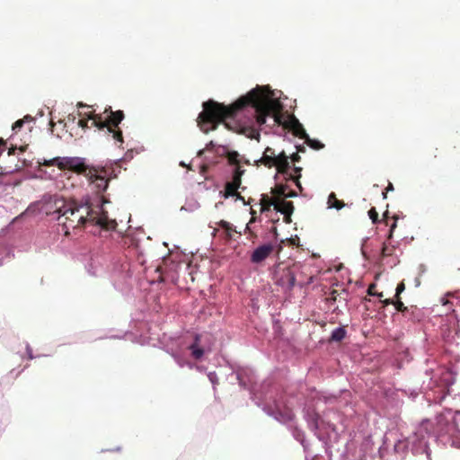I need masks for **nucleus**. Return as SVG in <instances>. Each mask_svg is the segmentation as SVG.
Returning <instances> with one entry per match:
<instances>
[{
	"label": "nucleus",
	"instance_id": "1",
	"mask_svg": "<svg viewBox=\"0 0 460 460\" xmlns=\"http://www.w3.org/2000/svg\"><path fill=\"white\" fill-rule=\"evenodd\" d=\"M270 93V91L265 87L257 86L230 105H225L211 99L204 102L202 104L203 110L197 119L198 126L205 134L216 130L219 124H224L230 130L239 132L241 127L237 124L232 126L227 119H234L240 111L251 106L253 109L255 121L258 126L265 124L267 118L271 116L274 124L283 126L284 128L290 130L294 136L301 139L307 137V133L303 125L295 115H288L287 119H284L281 113L283 109L281 102L273 99Z\"/></svg>",
	"mask_w": 460,
	"mask_h": 460
},
{
	"label": "nucleus",
	"instance_id": "2",
	"mask_svg": "<svg viewBox=\"0 0 460 460\" xmlns=\"http://www.w3.org/2000/svg\"><path fill=\"white\" fill-rule=\"evenodd\" d=\"M56 211L59 214L58 221L63 226L65 234H69L70 229L84 226L86 222L99 226L105 230H114L117 222L108 217L102 208L93 210L88 203L78 204L75 201L56 200Z\"/></svg>",
	"mask_w": 460,
	"mask_h": 460
},
{
	"label": "nucleus",
	"instance_id": "3",
	"mask_svg": "<svg viewBox=\"0 0 460 460\" xmlns=\"http://www.w3.org/2000/svg\"><path fill=\"white\" fill-rule=\"evenodd\" d=\"M103 114H106L105 118L102 117V114L90 112L86 114L87 119H79L78 126L83 129L88 128V120L91 119L93 120V126L99 129L107 128V132L111 136L115 143L121 146L124 141L122 131L119 125L124 119V112L122 111H112L111 107H108L105 108Z\"/></svg>",
	"mask_w": 460,
	"mask_h": 460
},
{
	"label": "nucleus",
	"instance_id": "4",
	"mask_svg": "<svg viewBox=\"0 0 460 460\" xmlns=\"http://www.w3.org/2000/svg\"><path fill=\"white\" fill-rule=\"evenodd\" d=\"M437 431L440 436L448 435L454 439L460 441V412L454 416L447 417L440 414L436 418Z\"/></svg>",
	"mask_w": 460,
	"mask_h": 460
},
{
	"label": "nucleus",
	"instance_id": "5",
	"mask_svg": "<svg viewBox=\"0 0 460 460\" xmlns=\"http://www.w3.org/2000/svg\"><path fill=\"white\" fill-rule=\"evenodd\" d=\"M107 176L108 172L104 168L95 167L93 170L89 171L87 180L96 193H102L108 188L109 180Z\"/></svg>",
	"mask_w": 460,
	"mask_h": 460
},
{
	"label": "nucleus",
	"instance_id": "6",
	"mask_svg": "<svg viewBox=\"0 0 460 460\" xmlns=\"http://www.w3.org/2000/svg\"><path fill=\"white\" fill-rule=\"evenodd\" d=\"M274 244L270 243L258 246L251 254V262L254 264L261 263L274 252Z\"/></svg>",
	"mask_w": 460,
	"mask_h": 460
},
{
	"label": "nucleus",
	"instance_id": "7",
	"mask_svg": "<svg viewBox=\"0 0 460 460\" xmlns=\"http://www.w3.org/2000/svg\"><path fill=\"white\" fill-rule=\"evenodd\" d=\"M276 283L288 290H291L296 284V275L290 268H285L278 274Z\"/></svg>",
	"mask_w": 460,
	"mask_h": 460
},
{
	"label": "nucleus",
	"instance_id": "8",
	"mask_svg": "<svg viewBox=\"0 0 460 460\" xmlns=\"http://www.w3.org/2000/svg\"><path fill=\"white\" fill-rule=\"evenodd\" d=\"M275 209L284 215L286 223L291 222L290 217L294 211L293 202L284 199H276Z\"/></svg>",
	"mask_w": 460,
	"mask_h": 460
},
{
	"label": "nucleus",
	"instance_id": "9",
	"mask_svg": "<svg viewBox=\"0 0 460 460\" xmlns=\"http://www.w3.org/2000/svg\"><path fill=\"white\" fill-rule=\"evenodd\" d=\"M288 158L289 157L284 151L276 156L275 167L277 168L278 172L285 175V177L288 175V170L290 168Z\"/></svg>",
	"mask_w": 460,
	"mask_h": 460
},
{
	"label": "nucleus",
	"instance_id": "10",
	"mask_svg": "<svg viewBox=\"0 0 460 460\" xmlns=\"http://www.w3.org/2000/svg\"><path fill=\"white\" fill-rule=\"evenodd\" d=\"M75 163H76L75 157H63V158L57 157L49 162H45L44 164L45 165H56L59 169H68V170L72 171L73 165Z\"/></svg>",
	"mask_w": 460,
	"mask_h": 460
},
{
	"label": "nucleus",
	"instance_id": "11",
	"mask_svg": "<svg viewBox=\"0 0 460 460\" xmlns=\"http://www.w3.org/2000/svg\"><path fill=\"white\" fill-rule=\"evenodd\" d=\"M76 163L74 164L72 171L80 174H84L86 179L88 178V172L93 170L95 167L85 164L84 159L75 157Z\"/></svg>",
	"mask_w": 460,
	"mask_h": 460
},
{
	"label": "nucleus",
	"instance_id": "12",
	"mask_svg": "<svg viewBox=\"0 0 460 460\" xmlns=\"http://www.w3.org/2000/svg\"><path fill=\"white\" fill-rule=\"evenodd\" d=\"M238 189H239V187H237L235 184H233L230 181H227L225 185L224 197L225 198L236 197V199L244 201L243 197L240 193H238V191H237Z\"/></svg>",
	"mask_w": 460,
	"mask_h": 460
},
{
	"label": "nucleus",
	"instance_id": "13",
	"mask_svg": "<svg viewBox=\"0 0 460 460\" xmlns=\"http://www.w3.org/2000/svg\"><path fill=\"white\" fill-rule=\"evenodd\" d=\"M199 335H196L195 336V341L193 344H191L190 347H189V349L191 351V356L195 358V359H199L202 358V356L204 355V350L203 349L199 348Z\"/></svg>",
	"mask_w": 460,
	"mask_h": 460
},
{
	"label": "nucleus",
	"instance_id": "14",
	"mask_svg": "<svg viewBox=\"0 0 460 460\" xmlns=\"http://www.w3.org/2000/svg\"><path fill=\"white\" fill-rule=\"evenodd\" d=\"M287 190H288V186L286 184H282V183L277 184L271 190V193L274 196V199H284Z\"/></svg>",
	"mask_w": 460,
	"mask_h": 460
},
{
	"label": "nucleus",
	"instance_id": "15",
	"mask_svg": "<svg viewBox=\"0 0 460 460\" xmlns=\"http://www.w3.org/2000/svg\"><path fill=\"white\" fill-rule=\"evenodd\" d=\"M276 199H270L267 194H262L261 199V210L264 212L270 210L271 206L275 207Z\"/></svg>",
	"mask_w": 460,
	"mask_h": 460
},
{
	"label": "nucleus",
	"instance_id": "16",
	"mask_svg": "<svg viewBox=\"0 0 460 460\" xmlns=\"http://www.w3.org/2000/svg\"><path fill=\"white\" fill-rule=\"evenodd\" d=\"M328 206L329 208L340 210L345 207V203L342 200L338 199L335 193L332 192L328 197Z\"/></svg>",
	"mask_w": 460,
	"mask_h": 460
},
{
	"label": "nucleus",
	"instance_id": "17",
	"mask_svg": "<svg viewBox=\"0 0 460 460\" xmlns=\"http://www.w3.org/2000/svg\"><path fill=\"white\" fill-rule=\"evenodd\" d=\"M244 172L245 170L242 169V166L235 167L233 172L232 181L230 182L240 188L242 183V176L243 175Z\"/></svg>",
	"mask_w": 460,
	"mask_h": 460
},
{
	"label": "nucleus",
	"instance_id": "18",
	"mask_svg": "<svg viewBox=\"0 0 460 460\" xmlns=\"http://www.w3.org/2000/svg\"><path fill=\"white\" fill-rule=\"evenodd\" d=\"M394 305L398 312H401L403 314H405L406 313H409L410 311H411L412 313L417 311L416 306H413V305L411 307L405 306L404 304L401 301V298H395Z\"/></svg>",
	"mask_w": 460,
	"mask_h": 460
},
{
	"label": "nucleus",
	"instance_id": "19",
	"mask_svg": "<svg viewBox=\"0 0 460 460\" xmlns=\"http://www.w3.org/2000/svg\"><path fill=\"white\" fill-rule=\"evenodd\" d=\"M217 224L220 227H222L226 231L227 239H232V237H233L232 234L237 233L235 228L227 221L221 220Z\"/></svg>",
	"mask_w": 460,
	"mask_h": 460
},
{
	"label": "nucleus",
	"instance_id": "20",
	"mask_svg": "<svg viewBox=\"0 0 460 460\" xmlns=\"http://www.w3.org/2000/svg\"><path fill=\"white\" fill-rule=\"evenodd\" d=\"M301 167H295L294 171L296 173V175H293L288 172V175L285 177L286 181H293L300 190L302 189L301 183L299 181V178L301 177Z\"/></svg>",
	"mask_w": 460,
	"mask_h": 460
},
{
	"label": "nucleus",
	"instance_id": "21",
	"mask_svg": "<svg viewBox=\"0 0 460 460\" xmlns=\"http://www.w3.org/2000/svg\"><path fill=\"white\" fill-rule=\"evenodd\" d=\"M258 162L261 163V164H263L264 166L268 167V168H271V167L275 166L276 156H272V155H267V154H263V155L261 156V158Z\"/></svg>",
	"mask_w": 460,
	"mask_h": 460
},
{
	"label": "nucleus",
	"instance_id": "22",
	"mask_svg": "<svg viewBox=\"0 0 460 460\" xmlns=\"http://www.w3.org/2000/svg\"><path fill=\"white\" fill-rule=\"evenodd\" d=\"M226 158L229 164L234 165L235 167L241 166L239 161V154L236 151L228 152Z\"/></svg>",
	"mask_w": 460,
	"mask_h": 460
},
{
	"label": "nucleus",
	"instance_id": "23",
	"mask_svg": "<svg viewBox=\"0 0 460 460\" xmlns=\"http://www.w3.org/2000/svg\"><path fill=\"white\" fill-rule=\"evenodd\" d=\"M346 336V331L343 328H337L332 332L331 340L334 341H341Z\"/></svg>",
	"mask_w": 460,
	"mask_h": 460
},
{
	"label": "nucleus",
	"instance_id": "24",
	"mask_svg": "<svg viewBox=\"0 0 460 460\" xmlns=\"http://www.w3.org/2000/svg\"><path fill=\"white\" fill-rule=\"evenodd\" d=\"M304 139L305 143L314 150H321L324 147V145L322 142L316 139H311L308 135L307 137H305Z\"/></svg>",
	"mask_w": 460,
	"mask_h": 460
},
{
	"label": "nucleus",
	"instance_id": "25",
	"mask_svg": "<svg viewBox=\"0 0 460 460\" xmlns=\"http://www.w3.org/2000/svg\"><path fill=\"white\" fill-rule=\"evenodd\" d=\"M393 218V223L390 225V229H389V233H388V236H387V239H392L393 236H394V230L395 228L397 227V221H398V216L394 215L392 217Z\"/></svg>",
	"mask_w": 460,
	"mask_h": 460
},
{
	"label": "nucleus",
	"instance_id": "26",
	"mask_svg": "<svg viewBox=\"0 0 460 460\" xmlns=\"http://www.w3.org/2000/svg\"><path fill=\"white\" fill-rule=\"evenodd\" d=\"M394 246H389L385 243L383 245V248H382V252H381L382 256L383 257L391 256L394 252Z\"/></svg>",
	"mask_w": 460,
	"mask_h": 460
},
{
	"label": "nucleus",
	"instance_id": "27",
	"mask_svg": "<svg viewBox=\"0 0 460 460\" xmlns=\"http://www.w3.org/2000/svg\"><path fill=\"white\" fill-rule=\"evenodd\" d=\"M368 217L372 220L373 224L381 222L378 218V213L376 212L375 208H372L368 210Z\"/></svg>",
	"mask_w": 460,
	"mask_h": 460
},
{
	"label": "nucleus",
	"instance_id": "28",
	"mask_svg": "<svg viewBox=\"0 0 460 460\" xmlns=\"http://www.w3.org/2000/svg\"><path fill=\"white\" fill-rule=\"evenodd\" d=\"M405 316H408L411 320L412 321H419L420 320V310L417 308V311H415L414 313H412L411 311H410L409 313H406L404 314Z\"/></svg>",
	"mask_w": 460,
	"mask_h": 460
},
{
	"label": "nucleus",
	"instance_id": "29",
	"mask_svg": "<svg viewBox=\"0 0 460 460\" xmlns=\"http://www.w3.org/2000/svg\"><path fill=\"white\" fill-rule=\"evenodd\" d=\"M215 146V144L213 141H209L207 145H206V147L202 150H199L198 152V156H202L204 152L205 151H211Z\"/></svg>",
	"mask_w": 460,
	"mask_h": 460
},
{
	"label": "nucleus",
	"instance_id": "30",
	"mask_svg": "<svg viewBox=\"0 0 460 460\" xmlns=\"http://www.w3.org/2000/svg\"><path fill=\"white\" fill-rule=\"evenodd\" d=\"M405 290V284L402 282L399 283L396 288V293L394 297L395 298H401V294Z\"/></svg>",
	"mask_w": 460,
	"mask_h": 460
},
{
	"label": "nucleus",
	"instance_id": "31",
	"mask_svg": "<svg viewBox=\"0 0 460 460\" xmlns=\"http://www.w3.org/2000/svg\"><path fill=\"white\" fill-rule=\"evenodd\" d=\"M25 124V119H18L13 125V130H20Z\"/></svg>",
	"mask_w": 460,
	"mask_h": 460
},
{
	"label": "nucleus",
	"instance_id": "32",
	"mask_svg": "<svg viewBox=\"0 0 460 460\" xmlns=\"http://www.w3.org/2000/svg\"><path fill=\"white\" fill-rule=\"evenodd\" d=\"M337 295H338L337 290H332V291L331 292V294L329 295V296L327 297V301H329V302H334V301H336V299H337Z\"/></svg>",
	"mask_w": 460,
	"mask_h": 460
},
{
	"label": "nucleus",
	"instance_id": "33",
	"mask_svg": "<svg viewBox=\"0 0 460 460\" xmlns=\"http://www.w3.org/2000/svg\"><path fill=\"white\" fill-rule=\"evenodd\" d=\"M393 190H394V185L391 182H389L387 187L385 188V191L383 192V198L386 199L387 192L393 191Z\"/></svg>",
	"mask_w": 460,
	"mask_h": 460
},
{
	"label": "nucleus",
	"instance_id": "34",
	"mask_svg": "<svg viewBox=\"0 0 460 460\" xmlns=\"http://www.w3.org/2000/svg\"><path fill=\"white\" fill-rule=\"evenodd\" d=\"M263 154H267V155H272V156H278L275 153V150L271 147H267L265 149V151L263 152Z\"/></svg>",
	"mask_w": 460,
	"mask_h": 460
},
{
	"label": "nucleus",
	"instance_id": "35",
	"mask_svg": "<svg viewBox=\"0 0 460 460\" xmlns=\"http://www.w3.org/2000/svg\"><path fill=\"white\" fill-rule=\"evenodd\" d=\"M388 220H389V211H388V210H386V211L383 214V220H382V221H384V222L385 223V225H386V226H388V225H389Z\"/></svg>",
	"mask_w": 460,
	"mask_h": 460
},
{
	"label": "nucleus",
	"instance_id": "36",
	"mask_svg": "<svg viewBox=\"0 0 460 460\" xmlns=\"http://www.w3.org/2000/svg\"><path fill=\"white\" fill-rule=\"evenodd\" d=\"M394 301H395V298L394 299L387 298V299L383 300L382 303L384 304V305H394Z\"/></svg>",
	"mask_w": 460,
	"mask_h": 460
},
{
	"label": "nucleus",
	"instance_id": "37",
	"mask_svg": "<svg viewBox=\"0 0 460 460\" xmlns=\"http://www.w3.org/2000/svg\"><path fill=\"white\" fill-rule=\"evenodd\" d=\"M296 192L295 190H289L288 192L286 191L285 198H293L296 197Z\"/></svg>",
	"mask_w": 460,
	"mask_h": 460
},
{
	"label": "nucleus",
	"instance_id": "38",
	"mask_svg": "<svg viewBox=\"0 0 460 460\" xmlns=\"http://www.w3.org/2000/svg\"><path fill=\"white\" fill-rule=\"evenodd\" d=\"M5 148V141L3 138H0V155L4 152Z\"/></svg>",
	"mask_w": 460,
	"mask_h": 460
},
{
	"label": "nucleus",
	"instance_id": "39",
	"mask_svg": "<svg viewBox=\"0 0 460 460\" xmlns=\"http://www.w3.org/2000/svg\"><path fill=\"white\" fill-rule=\"evenodd\" d=\"M291 159L293 162H298L300 160V155L298 153H295L291 155Z\"/></svg>",
	"mask_w": 460,
	"mask_h": 460
},
{
	"label": "nucleus",
	"instance_id": "40",
	"mask_svg": "<svg viewBox=\"0 0 460 460\" xmlns=\"http://www.w3.org/2000/svg\"><path fill=\"white\" fill-rule=\"evenodd\" d=\"M22 119H25V123L32 122L34 120L33 117H31V115H26Z\"/></svg>",
	"mask_w": 460,
	"mask_h": 460
},
{
	"label": "nucleus",
	"instance_id": "41",
	"mask_svg": "<svg viewBox=\"0 0 460 460\" xmlns=\"http://www.w3.org/2000/svg\"><path fill=\"white\" fill-rule=\"evenodd\" d=\"M374 288H376V285L375 284H372L368 287V289H367V293L369 295H375L374 293Z\"/></svg>",
	"mask_w": 460,
	"mask_h": 460
},
{
	"label": "nucleus",
	"instance_id": "42",
	"mask_svg": "<svg viewBox=\"0 0 460 460\" xmlns=\"http://www.w3.org/2000/svg\"><path fill=\"white\" fill-rule=\"evenodd\" d=\"M16 149H17L16 147L9 148L8 155H13Z\"/></svg>",
	"mask_w": 460,
	"mask_h": 460
},
{
	"label": "nucleus",
	"instance_id": "43",
	"mask_svg": "<svg viewBox=\"0 0 460 460\" xmlns=\"http://www.w3.org/2000/svg\"><path fill=\"white\" fill-rule=\"evenodd\" d=\"M252 138L259 139L260 133L258 131H254L253 135L252 136Z\"/></svg>",
	"mask_w": 460,
	"mask_h": 460
},
{
	"label": "nucleus",
	"instance_id": "44",
	"mask_svg": "<svg viewBox=\"0 0 460 460\" xmlns=\"http://www.w3.org/2000/svg\"><path fill=\"white\" fill-rule=\"evenodd\" d=\"M77 106H78V108H81V107H87V105L83 104L82 102H79V103L77 104Z\"/></svg>",
	"mask_w": 460,
	"mask_h": 460
},
{
	"label": "nucleus",
	"instance_id": "45",
	"mask_svg": "<svg viewBox=\"0 0 460 460\" xmlns=\"http://www.w3.org/2000/svg\"><path fill=\"white\" fill-rule=\"evenodd\" d=\"M305 151V147H298V152H304Z\"/></svg>",
	"mask_w": 460,
	"mask_h": 460
},
{
	"label": "nucleus",
	"instance_id": "46",
	"mask_svg": "<svg viewBox=\"0 0 460 460\" xmlns=\"http://www.w3.org/2000/svg\"><path fill=\"white\" fill-rule=\"evenodd\" d=\"M315 428L318 429L319 428V425H318V421L317 420H315Z\"/></svg>",
	"mask_w": 460,
	"mask_h": 460
},
{
	"label": "nucleus",
	"instance_id": "47",
	"mask_svg": "<svg viewBox=\"0 0 460 460\" xmlns=\"http://www.w3.org/2000/svg\"><path fill=\"white\" fill-rule=\"evenodd\" d=\"M376 296H379V297H382L383 296V293L376 294Z\"/></svg>",
	"mask_w": 460,
	"mask_h": 460
},
{
	"label": "nucleus",
	"instance_id": "48",
	"mask_svg": "<svg viewBox=\"0 0 460 460\" xmlns=\"http://www.w3.org/2000/svg\"><path fill=\"white\" fill-rule=\"evenodd\" d=\"M206 168H207V166L203 165L202 166V172H205Z\"/></svg>",
	"mask_w": 460,
	"mask_h": 460
},
{
	"label": "nucleus",
	"instance_id": "49",
	"mask_svg": "<svg viewBox=\"0 0 460 460\" xmlns=\"http://www.w3.org/2000/svg\"><path fill=\"white\" fill-rule=\"evenodd\" d=\"M456 442L460 443V441H458L457 439L453 440V443H456Z\"/></svg>",
	"mask_w": 460,
	"mask_h": 460
}]
</instances>
